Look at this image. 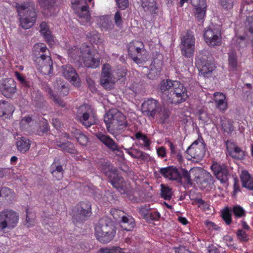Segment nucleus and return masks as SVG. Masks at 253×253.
I'll use <instances>...</instances> for the list:
<instances>
[{
    "instance_id": "obj_1",
    "label": "nucleus",
    "mask_w": 253,
    "mask_h": 253,
    "mask_svg": "<svg viewBox=\"0 0 253 253\" xmlns=\"http://www.w3.org/2000/svg\"><path fill=\"white\" fill-rule=\"evenodd\" d=\"M33 60L36 68L43 75H50L53 72V62L50 52L43 43H36L33 48Z\"/></svg>"
},
{
    "instance_id": "obj_2",
    "label": "nucleus",
    "mask_w": 253,
    "mask_h": 253,
    "mask_svg": "<svg viewBox=\"0 0 253 253\" xmlns=\"http://www.w3.org/2000/svg\"><path fill=\"white\" fill-rule=\"evenodd\" d=\"M17 9L21 27L25 30L33 27L37 18V12L35 3L32 1H27L18 4Z\"/></svg>"
},
{
    "instance_id": "obj_3",
    "label": "nucleus",
    "mask_w": 253,
    "mask_h": 253,
    "mask_svg": "<svg viewBox=\"0 0 253 253\" xmlns=\"http://www.w3.org/2000/svg\"><path fill=\"white\" fill-rule=\"evenodd\" d=\"M106 127L111 133L121 132L128 126L125 115L118 109H111L104 117Z\"/></svg>"
},
{
    "instance_id": "obj_4",
    "label": "nucleus",
    "mask_w": 253,
    "mask_h": 253,
    "mask_svg": "<svg viewBox=\"0 0 253 253\" xmlns=\"http://www.w3.org/2000/svg\"><path fill=\"white\" fill-rule=\"evenodd\" d=\"M159 172L164 177L171 180H175L181 183L182 178H183L185 179V184H192L190 172L185 169H181V171H179L176 167L169 166L160 169Z\"/></svg>"
},
{
    "instance_id": "obj_5",
    "label": "nucleus",
    "mask_w": 253,
    "mask_h": 253,
    "mask_svg": "<svg viewBox=\"0 0 253 253\" xmlns=\"http://www.w3.org/2000/svg\"><path fill=\"white\" fill-rule=\"evenodd\" d=\"M208 54V52L206 50L199 51L195 61L196 66L199 71V75L207 78L211 76L212 72L215 68L214 64L209 59Z\"/></svg>"
},
{
    "instance_id": "obj_6",
    "label": "nucleus",
    "mask_w": 253,
    "mask_h": 253,
    "mask_svg": "<svg viewBox=\"0 0 253 253\" xmlns=\"http://www.w3.org/2000/svg\"><path fill=\"white\" fill-rule=\"evenodd\" d=\"M195 38L192 32L188 31L181 40L179 48L181 55L186 58L192 59L195 51Z\"/></svg>"
},
{
    "instance_id": "obj_7",
    "label": "nucleus",
    "mask_w": 253,
    "mask_h": 253,
    "mask_svg": "<svg viewBox=\"0 0 253 253\" xmlns=\"http://www.w3.org/2000/svg\"><path fill=\"white\" fill-rule=\"evenodd\" d=\"M169 103L179 104L185 102L189 97L187 88L180 82L175 81Z\"/></svg>"
},
{
    "instance_id": "obj_8",
    "label": "nucleus",
    "mask_w": 253,
    "mask_h": 253,
    "mask_svg": "<svg viewBox=\"0 0 253 253\" xmlns=\"http://www.w3.org/2000/svg\"><path fill=\"white\" fill-rule=\"evenodd\" d=\"M92 112L93 109L88 104L81 105L77 110V118L79 121L87 128L96 123L95 117L91 118L90 117Z\"/></svg>"
},
{
    "instance_id": "obj_9",
    "label": "nucleus",
    "mask_w": 253,
    "mask_h": 253,
    "mask_svg": "<svg viewBox=\"0 0 253 253\" xmlns=\"http://www.w3.org/2000/svg\"><path fill=\"white\" fill-rule=\"evenodd\" d=\"M144 52V44L142 42L139 41L132 42L128 48L129 56L137 64L142 63V55Z\"/></svg>"
},
{
    "instance_id": "obj_10",
    "label": "nucleus",
    "mask_w": 253,
    "mask_h": 253,
    "mask_svg": "<svg viewBox=\"0 0 253 253\" xmlns=\"http://www.w3.org/2000/svg\"><path fill=\"white\" fill-rule=\"evenodd\" d=\"M16 91V84L12 78H5L0 80V92L6 98H12Z\"/></svg>"
},
{
    "instance_id": "obj_11",
    "label": "nucleus",
    "mask_w": 253,
    "mask_h": 253,
    "mask_svg": "<svg viewBox=\"0 0 253 253\" xmlns=\"http://www.w3.org/2000/svg\"><path fill=\"white\" fill-rule=\"evenodd\" d=\"M221 33L219 28L211 27L206 29L204 33V37L206 43L212 46L218 45L221 43Z\"/></svg>"
},
{
    "instance_id": "obj_12",
    "label": "nucleus",
    "mask_w": 253,
    "mask_h": 253,
    "mask_svg": "<svg viewBox=\"0 0 253 253\" xmlns=\"http://www.w3.org/2000/svg\"><path fill=\"white\" fill-rule=\"evenodd\" d=\"M211 169L216 178L222 183H226L228 182L230 174L226 164L213 162Z\"/></svg>"
},
{
    "instance_id": "obj_13",
    "label": "nucleus",
    "mask_w": 253,
    "mask_h": 253,
    "mask_svg": "<svg viewBox=\"0 0 253 253\" xmlns=\"http://www.w3.org/2000/svg\"><path fill=\"white\" fill-rule=\"evenodd\" d=\"M160 104L158 100L152 98H148L142 104V112L147 116L154 118Z\"/></svg>"
},
{
    "instance_id": "obj_14",
    "label": "nucleus",
    "mask_w": 253,
    "mask_h": 253,
    "mask_svg": "<svg viewBox=\"0 0 253 253\" xmlns=\"http://www.w3.org/2000/svg\"><path fill=\"white\" fill-rule=\"evenodd\" d=\"M77 209V212L74 216V220L76 222H80L85 221L91 215V204L89 202H81Z\"/></svg>"
},
{
    "instance_id": "obj_15",
    "label": "nucleus",
    "mask_w": 253,
    "mask_h": 253,
    "mask_svg": "<svg viewBox=\"0 0 253 253\" xmlns=\"http://www.w3.org/2000/svg\"><path fill=\"white\" fill-rule=\"evenodd\" d=\"M89 52V46L85 43L83 44L80 48L74 46L68 50L69 57L70 60L74 62H78L81 64L85 53Z\"/></svg>"
},
{
    "instance_id": "obj_16",
    "label": "nucleus",
    "mask_w": 253,
    "mask_h": 253,
    "mask_svg": "<svg viewBox=\"0 0 253 253\" xmlns=\"http://www.w3.org/2000/svg\"><path fill=\"white\" fill-rule=\"evenodd\" d=\"M82 63L87 68L98 67L100 64L98 53L95 50L91 49V46H89V52L84 54Z\"/></svg>"
},
{
    "instance_id": "obj_17",
    "label": "nucleus",
    "mask_w": 253,
    "mask_h": 253,
    "mask_svg": "<svg viewBox=\"0 0 253 253\" xmlns=\"http://www.w3.org/2000/svg\"><path fill=\"white\" fill-rule=\"evenodd\" d=\"M114 80L111 72V66L108 64H104L100 79L101 84L106 89L110 90L113 88Z\"/></svg>"
},
{
    "instance_id": "obj_18",
    "label": "nucleus",
    "mask_w": 253,
    "mask_h": 253,
    "mask_svg": "<svg viewBox=\"0 0 253 253\" xmlns=\"http://www.w3.org/2000/svg\"><path fill=\"white\" fill-rule=\"evenodd\" d=\"M95 230V233L102 234L105 232H108V233L110 234L116 233L114 223L111 219L107 216H104L99 220Z\"/></svg>"
},
{
    "instance_id": "obj_19",
    "label": "nucleus",
    "mask_w": 253,
    "mask_h": 253,
    "mask_svg": "<svg viewBox=\"0 0 253 253\" xmlns=\"http://www.w3.org/2000/svg\"><path fill=\"white\" fill-rule=\"evenodd\" d=\"M174 82L169 79L163 80L159 85L158 92L161 98L165 101L169 102Z\"/></svg>"
},
{
    "instance_id": "obj_20",
    "label": "nucleus",
    "mask_w": 253,
    "mask_h": 253,
    "mask_svg": "<svg viewBox=\"0 0 253 253\" xmlns=\"http://www.w3.org/2000/svg\"><path fill=\"white\" fill-rule=\"evenodd\" d=\"M0 215L7 224L8 229H12L16 226L18 220V214L11 210H5L0 212Z\"/></svg>"
},
{
    "instance_id": "obj_21",
    "label": "nucleus",
    "mask_w": 253,
    "mask_h": 253,
    "mask_svg": "<svg viewBox=\"0 0 253 253\" xmlns=\"http://www.w3.org/2000/svg\"><path fill=\"white\" fill-rule=\"evenodd\" d=\"M205 151L203 143L199 144L198 140H197L187 148L186 153L194 159L201 160L204 157Z\"/></svg>"
},
{
    "instance_id": "obj_22",
    "label": "nucleus",
    "mask_w": 253,
    "mask_h": 253,
    "mask_svg": "<svg viewBox=\"0 0 253 253\" xmlns=\"http://www.w3.org/2000/svg\"><path fill=\"white\" fill-rule=\"evenodd\" d=\"M62 73L66 79L69 80L75 86H79L80 79L75 69L70 65L62 66Z\"/></svg>"
},
{
    "instance_id": "obj_23",
    "label": "nucleus",
    "mask_w": 253,
    "mask_h": 253,
    "mask_svg": "<svg viewBox=\"0 0 253 253\" xmlns=\"http://www.w3.org/2000/svg\"><path fill=\"white\" fill-rule=\"evenodd\" d=\"M96 138L102 143L106 147L113 152H121V150L118 145L116 142L109 135L104 134L101 132L96 133L95 134Z\"/></svg>"
},
{
    "instance_id": "obj_24",
    "label": "nucleus",
    "mask_w": 253,
    "mask_h": 253,
    "mask_svg": "<svg viewBox=\"0 0 253 253\" xmlns=\"http://www.w3.org/2000/svg\"><path fill=\"white\" fill-rule=\"evenodd\" d=\"M192 5L195 9V16L198 20H202L206 13L207 3L206 0H191Z\"/></svg>"
},
{
    "instance_id": "obj_25",
    "label": "nucleus",
    "mask_w": 253,
    "mask_h": 253,
    "mask_svg": "<svg viewBox=\"0 0 253 253\" xmlns=\"http://www.w3.org/2000/svg\"><path fill=\"white\" fill-rule=\"evenodd\" d=\"M98 169L102 172H103L108 178L110 177L117 169L114 168L111 165L110 163L103 159L99 160L97 163Z\"/></svg>"
},
{
    "instance_id": "obj_26",
    "label": "nucleus",
    "mask_w": 253,
    "mask_h": 253,
    "mask_svg": "<svg viewBox=\"0 0 253 253\" xmlns=\"http://www.w3.org/2000/svg\"><path fill=\"white\" fill-rule=\"evenodd\" d=\"M14 111V107L10 103L3 100H0V117L9 118Z\"/></svg>"
},
{
    "instance_id": "obj_27",
    "label": "nucleus",
    "mask_w": 253,
    "mask_h": 253,
    "mask_svg": "<svg viewBox=\"0 0 253 253\" xmlns=\"http://www.w3.org/2000/svg\"><path fill=\"white\" fill-rule=\"evenodd\" d=\"M230 145H232V143L227 140L226 141V148L229 152V155L233 158L238 160H243L244 159L245 152L241 148L238 146H234L232 148Z\"/></svg>"
},
{
    "instance_id": "obj_28",
    "label": "nucleus",
    "mask_w": 253,
    "mask_h": 253,
    "mask_svg": "<svg viewBox=\"0 0 253 253\" xmlns=\"http://www.w3.org/2000/svg\"><path fill=\"white\" fill-rule=\"evenodd\" d=\"M214 95V102L216 108L221 111H225L228 108L226 96L222 93L216 92Z\"/></svg>"
},
{
    "instance_id": "obj_29",
    "label": "nucleus",
    "mask_w": 253,
    "mask_h": 253,
    "mask_svg": "<svg viewBox=\"0 0 253 253\" xmlns=\"http://www.w3.org/2000/svg\"><path fill=\"white\" fill-rule=\"evenodd\" d=\"M40 27V32L43 36L45 41L49 44H52L53 42V36L49 30L47 23L43 21L41 23Z\"/></svg>"
},
{
    "instance_id": "obj_30",
    "label": "nucleus",
    "mask_w": 253,
    "mask_h": 253,
    "mask_svg": "<svg viewBox=\"0 0 253 253\" xmlns=\"http://www.w3.org/2000/svg\"><path fill=\"white\" fill-rule=\"evenodd\" d=\"M242 186L249 190H253V178L248 171L243 170L241 175Z\"/></svg>"
},
{
    "instance_id": "obj_31",
    "label": "nucleus",
    "mask_w": 253,
    "mask_h": 253,
    "mask_svg": "<svg viewBox=\"0 0 253 253\" xmlns=\"http://www.w3.org/2000/svg\"><path fill=\"white\" fill-rule=\"evenodd\" d=\"M121 219V226L126 231H131L135 226L134 219L130 215H122Z\"/></svg>"
},
{
    "instance_id": "obj_32",
    "label": "nucleus",
    "mask_w": 253,
    "mask_h": 253,
    "mask_svg": "<svg viewBox=\"0 0 253 253\" xmlns=\"http://www.w3.org/2000/svg\"><path fill=\"white\" fill-rule=\"evenodd\" d=\"M98 23L102 31H109L114 27L113 22L107 16H102L99 18Z\"/></svg>"
},
{
    "instance_id": "obj_33",
    "label": "nucleus",
    "mask_w": 253,
    "mask_h": 253,
    "mask_svg": "<svg viewBox=\"0 0 253 253\" xmlns=\"http://www.w3.org/2000/svg\"><path fill=\"white\" fill-rule=\"evenodd\" d=\"M30 141L26 137H18L16 141V146L18 151L21 153H25L28 151L30 147Z\"/></svg>"
},
{
    "instance_id": "obj_34",
    "label": "nucleus",
    "mask_w": 253,
    "mask_h": 253,
    "mask_svg": "<svg viewBox=\"0 0 253 253\" xmlns=\"http://www.w3.org/2000/svg\"><path fill=\"white\" fill-rule=\"evenodd\" d=\"M118 185L119 186H116L114 188L121 195H126L127 196L132 195L133 189L130 185L125 179L123 182L120 183Z\"/></svg>"
},
{
    "instance_id": "obj_35",
    "label": "nucleus",
    "mask_w": 253,
    "mask_h": 253,
    "mask_svg": "<svg viewBox=\"0 0 253 253\" xmlns=\"http://www.w3.org/2000/svg\"><path fill=\"white\" fill-rule=\"evenodd\" d=\"M118 185L119 186H116L114 188L121 195H126L127 196L132 195L133 189L130 185L125 179L123 182L120 183Z\"/></svg>"
},
{
    "instance_id": "obj_36",
    "label": "nucleus",
    "mask_w": 253,
    "mask_h": 253,
    "mask_svg": "<svg viewBox=\"0 0 253 253\" xmlns=\"http://www.w3.org/2000/svg\"><path fill=\"white\" fill-rule=\"evenodd\" d=\"M118 185L119 186H116L114 188L121 195H126L127 196L132 195L133 189L130 185L125 179L123 182L120 183Z\"/></svg>"
},
{
    "instance_id": "obj_37",
    "label": "nucleus",
    "mask_w": 253,
    "mask_h": 253,
    "mask_svg": "<svg viewBox=\"0 0 253 253\" xmlns=\"http://www.w3.org/2000/svg\"><path fill=\"white\" fill-rule=\"evenodd\" d=\"M14 193L8 187H3L0 190V200L10 203L14 199Z\"/></svg>"
},
{
    "instance_id": "obj_38",
    "label": "nucleus",
    "mask_w": 253,
    "mask_h": 253,
    "mask_svg": "<svg viewBox=\"0 0 253 253\" xmlns=\"http://www.w3.org/2000/svg\"><path fill=\"white\" fill-rule=\"evenodd\" d=\"M141 5L145 11L155 12L157 9L156 2L154 0H139Z\"/></svg>"
},
{
    "instance_id": "obj_39",
    "label": "nucleus",
    "mask_w": 253,
    "mask_h": 253,
    "mask_svg": "<svg viewBox=\"0 0 253 253\" xmlns=\"http://www.w3.org/2000/svg\"><path fill=\"white\" fill-rule=\"evenodd\" d=\"M220 123L222 129L224 132L231 133L234 131L233 121L232 120L223 117L221 118Z\"/></svg>"
},
{
    "instance_id": "obj_40",
    "label": "nucleus",
    "mask_w": 253,
    "mask_h": 253,
    "mask_svg": "<svg viewBox=\"0 0 253 253\" xmlns=\"http://www.w3.org/2000/svg\"><path fill=\"white\" fill-rule=\"evenodd\" d=\"M72 133L73 134V137H75L77 139L80 144L83 146L86 145L87 143L88 142V138L80 130L74 129L72 131Z\"/></svg>"
},
{
    "instance_id": "obj_41",
    "label": "nucleus",
    "mask_w": 253,
    "mask_h": 253,
    "mask_svg": "<svg viewBox=\"0 0 253 253\" xmlns=\"http://www.w3.org/2000/svg\"><path fill=\"white\" fill-rule=\"evenodd\" d=\"M59 148L61 151L64 152L72 154H75L77 153L74 144L69 141L64 142L62 144H59Z\"/></svg>"
},
{
    "instance_id": "obj_42",
    "label": "nucleus",
    "mask_w": 253,
    "mask_h": 253,
    "mask_svg": "<svg viewBox=\"0 0 253 253\" xmlns=\"http://www.w3.org/2000/svg\"><path fill=\"white\" fill-rule=\"evenodd\" d=\"M116 233H108V232L102 233V234L95 233L97 239L101 243L106 244L112 241Z\"/></svg>"
},
{
    "instance_id": "obj_43",
    "label": "nucleus",
    "mask_w": 253,
    "mask_h": 253,
    "mask_svg": "<svg viewBox=\"0 0 253 253\" xmlns=\"http://www.w3.org/2000/svg\"><path fill=\"white\" fill-rule=\"evenodd\" d=\"M63 165L62 164L60 159L58 158H55L50 167L51 173L53 175L54 173L57 171L63 174L64 172Z\"/></svg>"
},
{
    "instance_id": "obj_44",
    "label": "nucleus",
    "mask_w": 253,
    "mask_h": 253,
    "mask_svg": "<svg viewBox=\"0 0 253 253\" xmlns=\"http://www.w3.org/2000/svg\"><path fill=\"white\" fill-rule=\"evenodd\" d=\"M32 100L37 107H42L44 106L45 101L41 92H34L32 95Z\"/></svg>"
},
{
    "instance_id": "obj_45",
    "label": "nucleus",
    "mask_w": 253,
    "mask_h": 253,
    "mask_svg": "<svg viewBox=\"0 0 253 253\" xmlns=\"http://www.w3.org/2000/svg\"><path fill=\"white\" fill-rule=\"evenodd\" d=\"M108 179L113 188L118 186V185L123 182L124 180V177L119 174L118 170L113 173L112 175H110Z\"/></svg>"
},
{
    "instance_id": "obj_46",
    "label": "nucleus",
    "mask_w": 253,
    "mask_h": 253,
    "mask_svg": "<svg viewBox=\"0 0 253 253\" xmlns=\"http://www.w3.org/2000/svg\"><path fill=\"white\" fill-rule=\"evenodd\" d=\"M160 194L161 197L166 200H169L171 199L172 195L171 189L163 184L161 185Z\"/></svg>"
},
{
    "instance_id": "obj_47",
    "label": "nucleus",
    "mask_w": 253,
    "mask_h": 253,
    "mask_svg": "<svg viewBox=\"0 0 253 253\" xmlns=\"http://www.w3.org/2000/svg\"><path fill=\"white\" fill-rule=\"evenodd\" d=\"M231 209L225 207L221 211V217L227 225H230L232 221Z\"/></svg>"
},
{
    "instance_id": "obj_48",
    "label": "nucleus",
    "mask_w": 253,
    "mask_h": 253,
    "mask_svg": "<svg viewBox=\"0 0 253 253\" xmlns=\"http://www.w3.org/2000/svg\"><path fill=\"white\" fill-rule=\"evenodd\" d=\"M170 111L166 107L162 105L161 104L159 106L157 111V114H158L161 118L164 121L168 119L169 117Z\"/></svg>"
},
{
    "instance_id": "obj_49",
    "label": "nucleus",
    "mask_w": 253,
    "mask_h": 253,
    "mask_svg": "<svg viewBox=\"0 0 253 253\" xmlns=\"http://www.w3.org/2000/svg\"><path fill=\"white\" fill-rule=\"evenodd\" d=\"M228 62L229 66L234 70L238 67V60L237 54L234 51H232L228 53Z\"/></svg>"
},
{
    "instance_id": "obj_50",
    "label": "nucleus",
    "mask_w": 253,
    "mask_h": 253,
    "mask_svg": "<svg viewBox=\"0 0 253 253\" xmlns=\"http://www.w3.org/2000/svg\"><path fill=\"white\" fill-rule=\"evenodd\" d=\"M135 137L138 140H142L144 143L142 145L146 147L147 149H150L151 141L146 135L143 134L140 131H138L135 134Z\"/></svg>"
},
{
    "instance_id": "obj_51",
    "label": "nucleus",
    "mask_w": 253,
    "mask_h": 253,
    "mask_svg": "<svg viewBox=\"0 0 253 253\" xmlns=\"http://www.w3.org/2000/svg\"><path fill=\"white\" fill-rule=\"evenodd\" d=\"M232 213L237 218H241L246 215V212L244 209L239 205H236L231 210Z\"/></svg>"
},
{
    "instance_id": "obj_52",
    "label": "nucleus",
    "mask_w": 253,
    "mask_h": 253,
    "mask_svg": "<svg viewBox=\"0 0 253 253\" xmlns=\"http://www.w3.org/2000/svg\"><path fill=\"white\" fill-rule=\"evenodd\" d=\"M86 36L91 42L97 44L100 42L99 34L96 31L88 32Z\"/></svg>"
},
{
    "instance_id": "obj_53",
    "label": "nucleus",
    "mask_w": 253,
    "mask_h": 253,
    "mask_svg": "<svg viewBox=\"0 0 253 253\" xmlns=\"http://www.w3.org/2000/svg\"><path fill=\"white\" fill-rule=\"evenodd\" d=\"M133 151H134V158L145 161L147 160L149 158V155L148 154L138 149L134 148L133 149Z\"/></svg>"
},
{
    "instance_id": "obj_54",
    "label": "nucleus",
    "mask_w": 253,
    "mask_h": 253,
    "mask_svg": "<svg viewBox=\"0 0 253 253\" xmlns=\"http://www.w3.org/2000/svg\"><path fill=\"white\" fill-rule=\"evenodd\" d=\"M49 130V126L48 123L47 122H43L37 129L36 134L38 135L42 136L44 133H46Z\"/></svg>"
},
{
    "instance_id": "obj_55",
    "label": "nucleus",
    "mask_w": 253,
    "mask_h": 253,
    "mask_svg": "<svg viewBox=\"0 0 253 253\" xmlns=\"http://www.w3.org/2000/svg\"><path fill=\"white\" fill-rule=\"evenodd\" d=\"M114 22L116 25L119 28H122L123 25V20L121 12L117 11L114 15Z\"/></svg>"
},
{
    "instance_id": "obj_56",
    "label": "nucleus",
    "mask_w": 253,
    "mask_h": 253,
    "mask_svg": "<svg viewBox=\"0 0 253 253\" xmlns=\"http://www.w3.org/2000/svg\"><path fill=\"white\" fill-rule=\"evenodd\" d=\"M35 214L28 212L26 210V224L28 227L33 226L35 225Z\"/></svg>"
},
{
    "instance_id": "obj_57",
    "label": "nucleus",
    "mask_w": 253,
    "mask_h": 253,
    "mask_svg": "<svg viewBox=\"0 0 253 253\" xmlns=\"http://www.w3.org/2000/svg\"><path fill=\"white\" fill-rule=\"evenodd\" d=\"M39 2L41 7L48 9L54 5L55 0H39Z\"/></svg>"
},
{
    "instance_id": "obj_58",
    "label": "nucleus",
    "mask_w": 253,
    "mask_h": 253,
    "mask_svg": "<svg viewBox=\"0 0 253 253\" xmlns=\"http://www.w3.org/2000/svg\"><path fill=\"white\" fill-rule=\"evenodd\" d=\"M150 209V205H147L145 204L139 208V212L144 219H146V217L148 216V214L150 212L149 211Z\"/></svg>"
},
{
    "instance_id": "obj_59",
    "label": "nucleus",
    "mask_w": 253,
    "mask_h": 253,
    "mask_svg": "<svg viewBox=\"0 0 253 253\" xmlns=\"http://www.w3.org/2000/svg\"><path fill=\"white\" fill-rule=\"evenodd\" d=\"M245 27L251 34H253V15L247 17L245 22Z\"/></svg>"
},
{
    "instance_id": "obj_60",
    "label": "nucleus",
    "mask_w": 253,
    "mask_h": 253,
    "mask_svg": "<svg viewBox=\"0 0 253 253\" xmlns=\"http://www.w3.org/2000/svg\"><path fill=\"white\" fill-rule=\"evenodd\" d=\"M237 45L239 48H243L247 45V41L244 36L239 37L236 41Z\"/></svg>"
},
{
    "instance_id": "obj_61",
    "label": "nucleus",
    "mask_w": 253,
    "mask_h": 253,
    "mask_svg": "<svg viewBox=\"0 0 253 253\" xmlns=\"http://www.w3.org/2000/svg\"><path fill=\"white\" fill-rule=\"evenodd\" d=\"M198 113V118L200 120L202 121L204 123H206L209 122V117L206 112L202 110H200L199 111Z\"/></svg>"
},
{
    "instance_id": "obj_62",
    "label": "nucleus",
    "mask_w": 253,
    "mask_h": 253,
    "mask_svg": "<svg viewBox=\"0 0 253 253\" xmlns=\"http://www.w3.org/2000/svg\"><path fill=\"white\" fill-rule=\"evenodd\" d=\"M221 5L225 9H230L233 7L234 0H220Z\"/></svg>"
},
{
    "instance_id": "obj_63",
    "label": "nucleus",
    "mask_w": 253,
    "mask_h": 253,
    "mask_svg": "<svg viewBox=\"0 0 253 253\" xmlns=\"http://www.w3.org/2000/svg\"><path fill=\"white\" fill-rule=\"evenodd\" d=\"M160 217V214L157 211L149 212L148 216L146 217V220L147 221L157 220Z\"/></svg>"
},
{
    "instance_id": "obj_64",
    "label": "nucleus",
    "mask_w": 253,
    "mask_h": 253,
    "mask_svg": "<svg viewBox=\"0 0 253 253\" xmlns=\"http://www.w3.org/2000/svg\"><path fill=\"white\" fill-rule=\"evenodd\" d=\"M111 214L113 216L115 220H118L119 218H121L122 215H123V212L120 210L118 209H112L110 211Z\"/></svg>"
}]
</instances>
